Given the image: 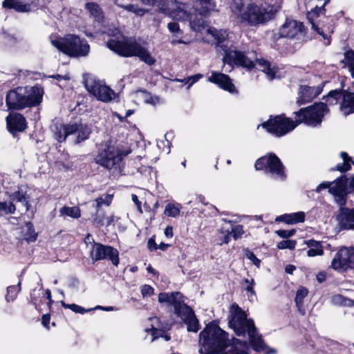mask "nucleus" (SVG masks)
Listing matches in <instances>:
<instances>
[{"label": "nucleus", "mask_w": 354, "mask_h": 354, "mask_svg": "<svg viewBox=\"0 0 354 354\" xmlns=\"http://www.w3.org/2000/svg\"><path fill=\"white\" fill-rule=\"evenodd\" d=\"M277 235L281 238H289L293 236L295 233V230H279L276 232Z\"/></svg>", "instance_id": "57"}, {"label": "nucleus", "mask_w": 354, "mask_h": 354, "mask_svg": "<svg viewBox=\"0 0 354 354\" xmlns=\"http://www.w3.org/2000/svg\"><path fill=\"white\" fill-rule=\"evenodd\" d=\"M330 1L325 0L322 6L313 8L307 15L308 21L311 24L312 28L321 35L326 45L330 44V37L333 32L334 24L333 19L325 15L324 6Z\"/></svg>", "instance_id": "10"}, {"label": "nucleus", "mask_w": 354, "mask_h": 354, "mask_svg": "<svg viewBox=\"0 0 354 354\" xmlns=\"http://www.w3.org/2000/svg\"><path fill=\"white\" fill-rule=\"evenodd\" d=\"M148 248L150 250H156L158 249L157 244L153 238L149 239L147 243Z\"/></svg>", "instance_id": "64"}, {"label": "nucleus", "mask_w": 354, "mask_h": 354, "mask_svg": "<svg viewBox=\"0 0 354 354\" xmlns=\"http://www.w3.org/2000/svg\"><path fill=\"white\" fill-rule=\"evenodd\" d=\"M177 315L187 325V330L196 333L199 330L198 320L194 311L188 306H183V309Z\"/></svg>", "instance_id": "23"}, {"label": "nucleus", "mask_w": 354, "mask_h": 354, "mask_svg": "<svg viewBox=\"0 0 354 354\" xmlns=\"http://www.w3.org/2000/svg\"><path fill=\"white\" fill-rule=\"evenodd\" d=\"M243 282L246 285L245 289L250 293V295H248V297L252 299L255 297V292L254 290V280L252 278L245 279L243 280Z\"/></svg>", "instance_id": "47"}, {"label": "nucleus", "mask_w": 354, "mask_h": 354, "mask_svg": "<svg viewBox=\"0 0 354 354\" xmlns=\"http://www.w3.org/2000/svg\"><path fill=\"white\" fill-rule=\"evenodd\" d=\"M296 241L294 240H284L277 243V248L279 250L290 249L292 250L295 248Z\"/></svg>", "instance_id": "48"}, {"label": "nucleus", "mask_w": 354, "mask_h": 354, "mask_svg": "<svg viewBox=\"0 0 354 354\" xmlns=\"http://www.w3.org/2000/svg\"><path fill=\"white\" fill-rule=\"evenodd\" d=\"M182 209V206L180 203H168L165 209V214L169 217H176L178 216Z\"/></svg>", "instance_id": "37"}, {"label": "nucleus", "mask_w": 354, "mask_h": 354, "mask_svg": "<svg viewBox=\"0 0 354 354\" xmlns=\"http://www.w3.org/2000/svg\"><path fill=\"white\" fill-rule=\"evenodd\" d=\"M308 294V290L306 288L301 286L299 287L297 292L295 298V301L296 306L298 308L299 312L302 315H305L306 309L304 304V300L307 297Z\"/></svg>", "instance_id": "31"}, {"label": "nucleus", "mask_w": 354, "mask_h": 354, "mask_svg": "<svg viewBox=\"0 0 354 354\" xmlns=\"http://www.w3.org/2000/svg\"><path fill=\"white\" fill-rule=\"evenodd\" d=\"M342 62L344 64V67L348 69L351 77L354 78V50H346L344 53V58Z\"/></svg>", "instance_id": "35"}, {"label": "nucleus", "mask_w": 354, "mask_h": 354, "mask_svg": "<svg viewBox=\"0 0 354 354\" xmlns=\"http://www.w3.org/2000/svg\"><path fill=\"white\" fill-rule=\"evenodd\" d=\"M308 248L307 255L310 257L321 256L324 254L323 246L319 241L309 239L305 241Z\"/></svg>", "instance_id": "32"}, {"label": "nucleus", "mask_w": 354, "mask_h": 354, "mask_svg": "<svg viewBox=\"0 0 354 354\" xmlns=\"http://www.w3.org/2000/svg\"><path fill=\"white\" fill-rule=\"evenodd\" d=\"M153 292L154 289L149 285H144L141 288V293L144 297L151 296L153 294Z\"/></svg>", "instance_id": "56"}, {"label": "nucleus", "mask_w": 354, "mask_h": 354, "mask_svg": "<svg viewBox=\"0 0 354 354\" xmlns=\"http://www.w3.org/2000/svg\"><path fill=\"white\" fill-rule=\"evenodd\" d=\"M207 32L214 39L218 48H220L224 54L223 62L224 64L230 66L237 65L244 68H251L254 66L252 60L248 59L242 52L237 51L232 46H229L227 41V32L225 30H217L210 27Z\"/></svg>", "instance_id": "5"}, {"label": "nucleus", "mask_w": 354, "mask_h": 354, "mask_svg": "<svg viewBox=\"0 0 354 354\" xmlns=\"http://www.w3.org/2000/svg\"><path fill=\"white\" fill-rule=\"evenodd\" d=\"M90 257L93 262L109 259L112 263L117 266L119 264V252L118 251L109 245H104L97 243L93 244L90 248Z\"/></svg>", "instance_id": "16"}, {"label": "nucleus", "mask_w": 354, "mask_h": 354, "mask_svg": "<svg viewBox=\"0 0 354 354\" xmlns=\"http://www.w3.org/2000/svg\"><path fill=\"white\" fill-rule=\"evenodd\" d=\"M257 64L259 70L262 71L266 74L268 80H272L277 77V69L275 66L271 65L269 62L263 59L257 60Z\"/></svg>", "instance_id": "30"}, {"label": "nucleus", "mask_w": 354, "mask_h": 354, "mask_svg": "<svg viewBox=\"0 0 354 354\" xmlns=\"http://www.w3.org/2000/svg\"><path fill=\"white\" fill-rule=\"evenodd\" d=\"M43 90L39 86H19L10 91L6 98L8 109L21 110L39 104Z\"/></svg>", "instance_id": "6"}, {"label": "nucleus", "mask_w": 354, "mask_h": 354, "mask_svg": "<svg viewBox=\"0 0 354 354\" xmlns=\"http://www.w3.org/2000/svg\"><path fill=\"white\" fill-rule=\"evenodd\" d=\"M203 77V75L198 73L194 75H192L184 78L183 80H176V81L180 82H183L185 84H188L187 88H189L194 83L197 82L200 79Z\"/></svg>", "instance_id": "44"}, {"label": "nucleus", "mask_w": 354, "mask_h": 354, "mask_svg": "<svg viewBox=\"0 0 354 354\" xmlns=\"http://www.w3.org/2000/svg\"><path fill=\"white\" fill-rule=\"evenodd\" d=\"M131 152V150L129 148L124 149L106 142L99 146L95 161L102 167L111 169L118 166L123 158Z\"/></svg>", "instance_id": "8"}, {"label": "nucleus", "mask_w": 354, "mask_h": 354, "mask_svg": "<svg viewBox=\"0 0 354 354\" xmlns=\"http://www.w3.org/2000/svg\"><path fill=\"white\" fill-rule=\"evenodd\" d=\"M113 195L111 194H104L102 195L97 198H96V207L97 209L100 208L102 205L109 206L112 201Z\"/></svg>", "instance_id": "43"}, {"label": "nucleus", "mask_w": 354, "mask_h": 354, "mask_svg": "<svg viewBox=\"0 0 354 354\" xmlns=\"http://www.w3.org/2000/svg\"><path fill=\"white\" fill-rule=\"evenodd\" d=\"M331 268L343 272L354 268V249L342 248L335 254L331 262Z\"/></svg>", "instance_id": "17"}, {"label": "nucleus", "mask_w": 354, "mask_h": 354, "mask_svg": "<svg viewBox=\"0 0 354 354\" xmlns=\"http://www.w3.org/2000/svg\"><path fill=\"white\" fill-rule=\"evenodd\" d=\"M207 80L209 82L216 84L219 88L228 91L230 93H237L238 91L232 82V80L228 75L222 73L212 71L211 75L208 77Z\"/></svg>", "instance_id": "20"}, {"label": "nucleus", "mask_w": 354, "mask_h": 354, "mask_svg": "<svg viewBox=\"0 0 354 354\" xmlns=\"http://www.w3.org/2000/svg\"><path fill=\"white\" fill-rule=\"evenodd\" d=\"M328 112L327 105L324 102L302 109L295 112L297 125L301 122L312 127H317L322 122V118Z\"/></svg>", "instance_id": "11"}, {"label": "nucleus", "mask_w": 354, "mask_h": 354, "mask_svg": "<svg viewBox=\"0 0 354 354\" xmlns=\"http://www.w3.org/2000/svg\"><path fill=\"white\" fill-rule=\"evenodd\" d=\"M84 243L88 248L90 249V248H92V245L93 244H97V243H95L93 238L90 234H88L86 237L84 238Z\"/></svg>", "instance_id": "59"}, {"label": "nucleus", "mask_w": 354, "mask_h": 354, "mask_svg": "<svg viewBox=\"0 0 354 354\" xmlns=\"http://www.w3.org/2000/svg\"><path fill=\"white\" fill-rule=\"evenodd\" d=\"M167 28L173 34V37H179L183 35L178 24L176 22H170L167 24Z\"/></svg>", "instance_id": "45"}, {"label": "nucleus", "mask_w": 354, "mask_h": 354, "mask_svg": "<svg viewBox=\"0 0 354 354\" xmlns=\"http://www.w3.org/2000/svg\"><path fill=\"white\" fill-rule=\"evenodd\" d=\"M131 198H132V201H133V203L137 206V209L139 211V212L140 214H142V207H141V202L138 200V196L136 194H132L131 195Z\"/></svg>", "instance_id": "62"}, {"label": "nucleus", "mask_w": 354, "mask_h": 354, "mask_svg": "<svg viewBox=\"0 0 354 354\" xmlns=\"http://www.w3.org/2000/svg\"><path fill=\"white\" fill-rule=\"evenodd\" d=\"M171 137V133H167L165 134V140H160L157 142V146L158 148H161L162 147V145H163L165 144V142H167V145H168V147L169 148L170 147V142L169 140V138H170ZM167 153H169V149H168V151H167Z\"/></svg>", "instance_id": "58"}, {"label": "nucleus", "mask_w": 354, "mask_h": 354, "mask_svg": "<svg viewBox=\"0 0 354 354\" xmlns=\"http://www.w3.org/2000/svg\"><path fill=\"white\" fill-rule=\"evenodd\" d=\"M145 332L147 333H151V342H153L158 337H162L163 332L162 330H160L154 327H152L151 328H146Z\"/></svg>", "instance_id": "50"}, {"label": "nucleus", "mask_w": 354, "mask_h": 354, "mask_svg": "<svg viewBox=\"0 0 354 354\" xmlns=\"http://www.w3.org/2000/svg\"><path fill=\"white\" fill-rule=\"evenodd\" d=\"M337 221L340 229H354V209L341 208Z\"/></svg>", "instance_id": "24"}, {"label": "nucleus", "mask_w": 354, "mask_h": 354, "mask_svg": "<svg viewBox=\"0 0 354 354\" xmlns=\"http://www.w3.org/2000/svg\"><path fill=\"white\" fill-rule=\"evenodd\" d=\"M230 232L232 234L234 239H239L244 234L243 227L241 225H234Z\"/></svg>", "instance_id": "53"}, {"label": "nucleus", "mask_w": 354, "mask_h": 354, "mask_svg": "<svg viewBox=\"0 0 354 354\" xmlns=\"http://www.w3.org/2000/svg\"><path fill=\"white\" fill-rule=\"evenodd\" d=\"M7 127L10 132L14 133L23 131L27 127L26 118L19 113H11L6 117Z\"/></svg>", "instance_id": "22"}, {"label": "nucleus", "mask_w": 354, "mask_h": 354, "mask_svg": "<svg viewBox=\"0 0 354 354\" xmlns=\"http://www.w3.org/2000/svg\"><path fill=\"white\" fill-rule=\"evenodd\" d=\"M60 216L62 217H71L72 218H79L81 216L80 209L77 207H68L64 206L59 209Z\"/></svg>", "instance_id": "34"}, {"label": "nucleus", "mask_w": 354, "mask_h": 354, "mask_svg": "<svg viewBox=\"0 0 354 354\" xmlns=\"http://www.w3.org/2000/svg\"><path fill=\"white\" fill-rule=\"evenodd\" d=\"M4 8H12L19 12H28L31 10V6L21 0H5L3 2Z\"/></svg>", "instance_id": "29"}, {"label": "nucleus", "mask_w": 354, "mask_h": 354, "mask_svg": "<svg viewBox=\"0 0 354 354\" xmlns=\"http://www.w3.org/2000/svg\"><path fill=\"white\" fill-rule=\"evenodd\" d=\"M342 98L340 111L346 116L354 112V93L346 91L333 90L329 92L326 102L330 104H337V100Z\"/></svg>", "instance_id": "15"}, {"label": "nucleus", "mask_w": 354, "mask_h": 354, "mask_svg": "<svg viewBox=\"0 0 354 354\" xmlns=\"http://www.w3.org/2000/svg\"><path fill=\"white\" fill-rule=\"evenodd\" d=\"M158 301L160 303H167L172 305L176 315L180 313L183 306H186L183 300V295L179 292L160 293L158 295Z\"/></svg>", "instance_id": "21"}, {"label": "nucleus", "mask_w": 354, "mask_h": 354, "mask_svg": "<svg viewBox=\"0 0 354 354\" xmlns=\"http://www.w3.org/2000/svg\"><path fill=\"white\" fill-rule=\"evenodd\" d=\"M108 35L111 38L107 41L106 46L117 54L124 57H138L148 65L155 63V59L146 47L134 38L124 37L117 28L109 29Z\"/></svg>", "instance_id": "3"}, {"label": "nucleus", "mask_w": 354, "mask_h": 354, "mask_svg": "<svg viewBox=\"0 0 354 354\" xmlns=\"http://www.w3.org/2000/svg\"><path fill=\"white\" fill-rule=\"evenodd\" d=\"M230 234L231 232L228 229H225L223 227H221L217 232L214 242L218 245L228 243L230 240Z\"/></svg>", "instance_id": "36"}, {"label": "nucleus", "mask_w": 354, "mask_h": 354, "mask_svg": "<svg viewBox=\"0 0 354 354\" xmlns=\"http://www.w3.org/2000/svg\"><path fill=\"white\" fill-rule=\"evenodd\" d=\"M15 211V206L12 203L0 202V214H13Z\"/></svg>", "instance_id": "46"}, {"label": "nucleus", "mask_w": 354, "mask_h": 354, "mask_svg": "<svg viewBox=\"0 0 354 354\" xmlns=\"http://www.w3.org/2000/svg\"><path fill=\"white\" fill-rule=\"evenodd\" d=\"M115 219V216L113 215L107 216V217H103L102 218H94L95 223L100 224L101 225H110Z\"/></svg>", "instance_id": "52"}, {"label": "nucleus", "mask_w": 354, "mask_h": 354, "mask_svg": "<svg viewBox=\"0 0 354 354\" xmlns=\"http://www.w3.org/2000/svg\"><path fill=\"white\" fill-rule=\"evenodd\" d=\"M261 126L272 135L281 137L292 131L297 126V122L281 115L270 118Z\"/></svg>", "instance_id": "12"}, {"label": "nucleus", "mask_w": 354, "mask_h": 354, "mask_svg": "<svg viewBox=\"0 0 354 354\" xmlns=\"http://www.w3.org/2000/svg\"><path fill=\"white\" fill-rule=\"evenodd\" d=\"M216 3L213 0H198L196 5L188 12L185 5L180 4L169 12V16L176 20H188L191 28L196 32H201L207 26L205 17L212 11H216Z\"/></svg>", "instance_id": "4"}, {"label": "nucleus", "mask_w": 354, "mask_h": 354, "mask_svg": "<svg viewBox=\"0 0 354 354\" xmlns=\"http://www.w3.org/2000/svg\"><path fill=\"white\" fill-rule=\"evenodd\" d=\"M142 4L148 6H155L158 5L160 0H139Z\"/></svg>", "instance_id": "61"}, {"label": "nucleus", "mask_w": 354, "mask_h": 354, "mask_svg": "<svg viewBox=\"0 0 354 354\" xmlns=\"http://www.w3.org/2000/svg\"><path fill=\"white\" fill-rule=\"evenodd\" d=\"M121 7L125 10L133 12L138 17H142L148 12V10L136 4H128L126 6H121Z\"/></svg>", "instance_id": "40"}, {"label": "nucleus", "mask_w": 354, "mask_h": 354, "mask_svg": "<svg viewBox=\"0 0 354 354\" xmlns=\"http://www.w3.org/2000/svg\"><path fill=\"white\" fill-rule=\"evenodd\" d=\"M331 302L335 305L353 306H354V301L346 298L341 295H335L331 297Z\"/></svg>", "instance_id": "39"}, {"label": "nucleus", "mask_w": 354, "mask_h": 354, "mask_svg": "<svg viewBox=\"0 0 354 354\" xmlns=\"http://www.w3.org/2000/svg\"><path fill=\"white\" fill-rule=\"evenodd\" d=\"M229 326L239 336L248 334L250 345L257 353L261 354L275 353V350L270 348L257 330L254 321L248 319L247 315L236 304L231 306Z\"/></svg>", "instance_id": "2"}, {"label": "nucleus", "mask_w": 354, "mask_h": 354, "mask_svg": "<svg viewBox=\"0 0 354 354\" xmlns=\"http://www.w3.org/2000/svg\"><path fill=\"white\" fill-rule=\"evenodd\" d=\"M26 228L28 231V236L26 237L28 241H34L36 240L37 234L35 233L33 226L30 223L26 224Z\"/></svg>", "instance_id": "54"}, {"label": "nucleus", "mask_w": 354, "mask_h": 354, "mask_svg": "<svg viewBox=\"0 0 354 354\" xmlns=\"http://www.w3.org/2000/svg\"><path fill=\"white\" fill-rule=\"evenodd\" d=\"M50 320V316L49 314L44 315L42 317V324L43 326L46 328L47 329H49V323Z\"/></svg>", "instance_id": "63"}, {"label": "nucleus", "mask_w": 354, "mask_h": 354, "mask_svg": "<svg viewBox=\"0 0 354 354\" xmlns=\"http://www.w3.org/2000/svg\"><path fill=\"white\" fill-rule=\"evenodd\" d=\"M245 257L247 259L250 260L257 268L260 267L261 260L259 259L253 252L247 250L245 252Z\"/></svg>", "instance_id": "55"}, {"label": "nucleus", "mask_w": 354, "mask_h": 354, "mask_svg": "<svg viewBox=\"0 0 354 354\" xmlns=\"http://www.w3.org/2000/svg\"><path fill=\"white\" fill-rule=\"evenodd\" d=\"M227 334L216 323L211 322L200 333V354H212L223 348L222 354H250V348L245 342L233 339L227 342Z\"/></svg>", "instance_id": "1"}, {"label": "nucleus", "mask_w": 354, "mask_h": 354, "mask_svg": "<svg viewBox=\"0 0 354 354\" xmlns=\"http://www.w3.org/2000/svg\"><path fill=\"white\" fill-rule=\"evenodd\" d=\"M86 8L96 20L100 21L102 19V12L97 3H87L86 4Z\"/></svg>", "instance_id": "38"}, {"label": "nucleus", "mask_w": 354, "mask_h": 354, "mask_svg": "<svg viewBox=\"0 0 354 354\" xmlns=\"http://www.w3.org/2000/svg\"><path fill=\"white\" fill-rule=\"evenodd\" d=\"M319 94V91L315 87L301 86L297 97V104L301 105L311 102Z\"/></svg>", "instance_id": "25"}, {"label": "nucleus", "mask_w": 354, "mask_h": 354, "mask_svg": "<svg viewBox=\"0 0 354 354\" xmlns=\"http://www.w3.org/2000/svg\"><path fill=\"white\" fill-rule=\"evenodd\" d=\"M75 127H71V124H57L54 129V137L58 142H64L66 138L73 135Z\"/></svg>", "instance_id": "26"}, {"label": "nucleus", "mask_w": 354, "mask_h": 354, "mask_svg": "<svg viewBox=\"0 0 354 354\" xmlns=\"http://www.w3.org/2000/svg\"><path fill=\"white\" fill-rule=\"evenodd\" d=\"M50 42L59 51L71 57H86L90 51L87 41L74 35H68L63 38L51 37Z\"/></svg>", "instance_id": "9"}, {"label": "nucleus", "mask_w": 354, "mask_h": 354, "mask_svg": "<svg viewBox=\"0 0 354 354\" xmlns=\"http://www.w3.org/2000/svg\"><path fill=\"white\" fill-rule=\"evenodd\" d=\"M348 179L341 177L333 182H323L320 183L316 188V192H319L324 189H328L330 193L335 197V201L341 207L345 205L346 196L351 191H348L349 186Z\"/></svg>", "instance_id": "13"}, {"label": "nucleus", "mask_w": 354, "mask_h": 354, "mask_svg": "<svg viewBox=\"0 0 354 354\" xmlns=\"http://www.w3.org/2000/svg\"><path fill=\"white\" fill-rule=\"evenodd\" d=\"M85 86L90 93L100 101L108 102L116 97L115 93L111 88L99 81L88 80L86 81Z\"/></svg>", "instance_id": "18"}, {"label": "nucleus", "mask_w": 354, "mask_h": 354, "mask_svg": "<svg viewBox=\"0 0 354 354\" xmlns=\"http://www.w3.org/2000/svg\"><path fill=\"white\" fill-rule=\"evenodd\" d=\"M340 156L342 158L344 162L342 165H337L335 170L339 171L341 172L348 171L351 167V158L348 156V155L346 152H342L340 153Z\"/></svg>", "instance_id": "41"}, {"label": "nucleus", "mask_w": 354, "mask_h": 354, "mask_svg": "<svg viewBox=\"0 0 354 354\" xmlns=\"http://www.w3.org/2000/svg\"><path fill=\"white\" fill-rule=\"evenodd\" d=\"M12 197L14 201L23 203L24 205L26 206V209H28L26 193L22 190H19L17 192L15 193Z\"/></svg>", "instance_id": "49"}, {"label": "nucleus", "mask_w": 354, "mask_h": 354, "mask_svg": "<svg viewBox=\"0 0 354 354\" xmlns=\"http://www.w3.org/2000/svg\"><path fill=\"white\" fill-rule=\"evenodd\" d=\"M305 220V213L304 212H298L292 214H285L277 216L275 218L277 222H284L288 224H296L302 223Z\"/></svg>", "instance_id": "28"}, {"label": "nucleus", "mask_w": 354, "mask_h": 354, "mask_svg": "<svg viewBox=\"0 0 354 354\" xmlns=\"http://www.w3.org/2000/svg\"><path fill=\"white\" fill-rule=\"evenodd\" d=\"M257 170H265L266 173L279 179L285 178L284 168L279 158L274 153H268L259 158L254 165Z\"/></svg>", "instance_id": "14"}, {"label": "nucleus", "mask_w": 354, "mask_h": 354, "mask_svg": "<svg viewBox=\"0 0 354 354\" xmlns=\"http://www.w3.org/2000/svg\"><path fill=\"white\" fill-rule=\"evenodd\" d=\"M180 37H173L172 39L171 40V44L172 45H176V44H189L190 43V41L189 40H184L181 38H180Z\"/></svg>", "instance_id": "60"}, {"label": "nucleus", "mask_w": 354, "mask_h": 354, "mask_svg": "<svg viewBox=\"0 0 354 354\" xmlns=\"http://www.w3.org/2000/svg\"><path fill=\"white\" fill-rule=\"evenodd\" d=\"M137 97L142 100L146 104H149L153 106L160 104L162 101L160 98L157 95H153L151 93L147 92L145 90H138L136 91Z\"/></svg>", "instance_id": "33"}, {"label": "nucleus", "mask_w": 354, "mask_h": 354, "mask_svg": "<svg viewBox=\"0 0 354 354\" xmlns=\"http://www.w3.org/2000/svg\"><path fill=\"white\" fill-rule=\"evenodd\" d=\"M278 37L300 38L304 35V27L302 23L294 19H286L280 27Z\"/></svg>", "instance_id": "19"}, {"label": "nucleus", "mask_w": 354, "mask_h": 354, "mask_svg": "<svg viewBox=\"0 0 354 354\" xmlns=\"http://www.w3.org/2000/svg\"><path fill=\"white\" fill-rule=\"evenodd\" d=\"M71 127H75L73 134L77 136V138L75 140V143H80L87 140L91 134V130L89 126L82 123H73L71 124Z\"/></svg>", "instance_id": "27"}, {"label": "nucleus", "mask_w": 354, "mask_h": 354, "mask_svg": "<svg viewBox=\"0 0 354 354\" xmlns=\"http://www.w3.org/2000/svg\"><path fill=\"white\" fill-rule=\"evenodd\" d=\"M20 282L17 286H10L7 288V295L6 299L8 302L13 301L17 297L19 292L20 291Z\"/></svg>", "instance_id": "42"}, {"label": "nucleus", "mask_w": 354, "mask_h": 354, "mask_svg": "<svg viewBox=\"0 0 354 354\" xmlns=\"http://www.w3.org/2000/svg\"><path fill=\"white\" fill-rule=\"evenodd\" d=\"M64 306L66 308L71 309L72 311L75 312V313H80V314H84L86 312H88L91 310L90 309L86 310L84 308H82L80 306H78L77 304H64Z\"/></svg>", "instance_id": "51"}, {"label": "nucleus", "mask_w": 354, "mask_h": 354, "mask_svg": "<svg viewBox=\"0 0 354 354\" xmlns=\"http://www.w3.org/2000/svg\"><path fill=\"white\" fill-rule=\"evenodd\" d=\"M243 1V0H233L231 5L232 12L241 22L251 25L263 24L274 15L272 8L260 7L253 3L244 5Z\"/></svg>", "instance_id": "7"}]
</instances>
